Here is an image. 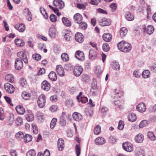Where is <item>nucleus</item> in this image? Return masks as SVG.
I'll use <instances>...</instances> for the list:
<instances>
[{"mask_svg": "<svg viewBox=\"0 0 156 156\" xmlns=\"http://www.w3.org/2000/svg\"><path fill=\"white\" fill-rule=\"evenodd\" d=\"M136 109L140 112H145L146 110L145 104L144 103H140L137 106Z\"/></svg>", "mask_w": 156, "mask_h": 156, "instance_id": "6ab92c4d", "label": "nucleus"}, {"mask_svg": "<svg viewBox=\"0 0 156 156\" xmlns=\"http://www.w3.org/2000/svg\"><path fill=\"white\" fill-rule=\"evenodd\" d=\"M46 99V97L43 94L40 95L38 98L37 100L38 106L41 108H43L45 105Z\"/></svg>", "mask_w": 156, "mask_h": 156, "instance_id": "20e7f679", "label": "nucleus"}, {"mask_svg": "<svg viewBox=\"0 0 156 156\" xmlns=\"http://www.w3.org/2000/svg\"><path fill=\"white\" fill-rule=\"evenodd\" d=\"M144 136L141 134L139 133L136 135L135 137V141L138 143H142L144 140Z\"/></svg>", "mask_w": 156, "mask_h": 156, "instance_id": "a878e982", "label": "nucleus"}, {"mask_svg": "<svg viewBox=\"0 0 156 156\" xmlns=\"http://www.w3.org/2000/svg\"><path fill=\"white\" fill-rule=\"evenodd\" d=\"M112 68L114 70H119L120 69V65L118 62L114 61L112 64Z\"/></svg>", "mask_w": 156, "mask_h": 156, "instance_id": "2f4dec72", "label": "nucleus"}, {"mask_svg": "<svg viewBox=\"0 0 156 156\" xmlns=\"http://www.w3.org/2000/svg\"><path fill=\"white\" fill-rule=\"evenodd\" d=\"M64 39L66 41H69L72 35V32L69 30H64L62 32Z\"/></svg>", "mask_w": 156, "mask_h": 156, "instance_id": "39448f33", "label": "nucleus"}, {"mask_svg": "<svg viewBox=\"0 0 156 156\" xmlns=\"http://www.w3.org/2000/svg\"><path fill=\"white\" fill-rule=\"evenodd\" d=\"M76 98L79 101V102H81L82 103H85L88 101V99L86 97H80V98L79 96H77L76 97Z\"/></svg>", "mask_w": 156, "mask_h": 156, "instance_id": "e433bc0d", "label": "nucleus"}, {"mask_svg": "<svg viewBox=\"0 0 156 156\" xmlns=\"http://www.w3.org/2000/svg\"><path fill=\"white\" fill-rule=\"evenodd\" d=\"M25 141L26 143H28L31 141L32 139V136L30 134H26L24 135Z\"/></svg>", "mask_w": 156, "mask_h": 156, "instance_id": "ea45409f", "label": "nucleus"}, {"mask_svg": "<svg viewBox=\"0 0 156 156\" xmlns=\"http://www.w3.org/2000/svg\"><path fill=\"white\" fill-rule=\"evenodd\" d=\"M98 21L100 25L102 26H108L111 23L109 20L105 18L99 19Z\"/></svg>", "mask_w": 156, "mask_h": 156, "instance_id": "ddd939ff", "label": "nucleus"}, {"mask_svg": "<svg viewBox=\"0 0 156 156\" xmlns=\"http://www.w3.org/2000/svg\"><path fill=\"white\" fill-rule=\"evenodd\" d=\"M50 83L47 81H44L41 84V88L45 91H48L50 88Z\"/></svg>", "mask_w": 156, "mask_h": 156, "instance_id": "f3484780", "label": "nucleus"}, {"mask_svg": "<svg viewBox=\"0 0 156 156\" xmlns=\"http://www.w3.org/2000/svg\"><path fill=\"white\" fill-rule=\"evenodd\" d=\"M15 27L20 32H23L25 29V27L24 24H16Z\"/></svg>", "mask_w": 156, "mask_h": 156, "instance_id": "5701e85b", "label": "nucleus"}, {"mask_svg": "<svg viewBox=\"0 0 156 156\" xmlns=\"http://www.w3.org/2000/svg\"><path fill=\"white\" fill-rule=\"evenodd\" d=\"M27 82L26 80L24 78H22L20 80V83L22 86L23 87H25L26 85Z\"/></svg>", "mask_w": 156, "mask_h": 156, "instance_id": "774afa93", "label": "nucleus"}, {"mask_svg": "<svg viewBox=\"0 0 156 156\" xmlns=\"http://www.w3.org/2000/svg\"><path fill=\"white\" fill-rule=\"evenodd\" d=\"M124 122L120 120L119 122L118 128L119 130H122L124 127Z\"/></svg>", "mask_w": 156, "mask_h": 156, "instance_id": "603ef678", "label": "nucleus"}, {"mask_svg": "<svg viewBox=\"0 0 156 156\" xmlns=\"http://www.w3.org/2000/svg\"><path fill=\"white\" fill-rule=\"evenodd\" d=\"M95 73L98 75H100L101 73V70L99 66H97L95 67L94 69Z\"/></svg>", "mask_w": 156, "mask_h": 156, "instance_id": "37998d69", "label": "nucleus"}, {"mask_svg": "<svg viewBox=\"0 0 156 156\" xmlns=\"http://www.w3.org/2000/svg\"><path fill=\"white\" fill-rule=\"evenodd\" d=\"M53 4L54 6L61 9L63 8L65 6L64 2L62 0H54Z\"/></svg>", "mask_w": 156, "mask_h": 156, "instance_id": "9d476101", "label": "nucleus"}, {"mask_svg": "<svg viewBox=\"0 0 156 156\" xmlns=\"http://www.w3.org/2000/svg\"><path fill=\"white\" fill-rule=\"evenodd\" d=\"M24 12L26 14V17L29 21H31L32 20V16L31 12L28 8H26L24 9Z\"/></svg>", "mask_w": 156, "mask_h": 156, "instance_id": "dca6fc26", "label": "nucleus"}, {"mask_svg": "<svg viewBox=\"0 0 156 156\" xmlns=\"http://www.w3.org/2000/svg\"><path fill=\"white\" fill-rule=\"evenodd\" d=\"M58 147L60 151H62L64 148V141L62 138L58 139Z\"/></svg>", "mask_w": 156, "mask_h": 156, "instance_id": "4be33fe9", "label": "nucleus"}, {"mask_svg": "<svg viewBox=\"0 0 156 156\" xmlns=\"http://www.w3.org/2000/svg\"><path fill=\"white\" fill-rule=\"evenodd\" d=\"M35 151L34 149H31L29 151L26 153V156H36Z\"/></svg>", "mask_w": 156, "mask_h": 156, "instance_id": "49530a36", "label": "nucleus"}, {"mask_svg": "<svg viewBox=\"0 0 156 156\" xmlns=\"http://www.w3.org/2000/svg\"><path fill=\"white\" fill-rule=\"evenodd\" d=\"M26 118L28 121L31 122L34 119V116L32 114H29L26 115Z\"/></svg>", "mask_w": 156, "mask_h": 156, "instance_id": "864d4df0", "label": "nucleus"}, {"mask_svg": "<svg viewBox=\"0 0 156 156\" xmlns=\"http://www.w3.org/2000/svg\"><path fill=\"white\" fill-rule=\"evenodd\" d=\"M110 7L112 12H114L117 8V5L114 3H112L110 5Z\"/></svg>", "mask_w": 156, "mask_h": 156, "instance_id": "69168bd1", "label": "nucleus"}, {"mask_svg": "<svg viewBox=\"0 0 156 156\" xmlns=\"http://www.w3.org/2000/svg\"><path fill=\"white\" fill-rule=\"evenodd\" d=\"M79 24V28L82 30H85L87 27V24L85 22H81Z\"/></svg>", "mask_w": 156, "mask_h": 156, "instance_id": "a19ab883", "label": "nucleus"}, {"mask_svg": "<svg viewBox=\"0 0 156 156\" xmlns=\"http://www.w3.org/2000/svg\"><path fill=\"white\" fill-rule=\"evenodd\" d=\"M127 33V30L126 27H122L120 30V36L122 37H124Z\"/></svg>", "mask_w": 156, "mask_h": 156, "instance_id": "c756f323", "label": "nucleus"}, {"mask_svg": "<svg viewBox=\"0 0 156 156\" xmlns=\"http://www.w3.org/2000/svg\"><path fill=\"white\" fill-rule=\"evenodd\" d=\"M32 57L34 59L37 61L40 60L41 58V56L38 54H33Z\"/></svg>", "mask_w": 156, "mask_h": 156, "instance_id": "680f3d73", "label": "nucleus"}, {"mask_svg": "<svg viewBox=\"0 0 156 156\" xmlns=\"http://www.w3.org/2000/svg\"><path fill=\"white\" fill-rule=\"evenodd\" d=\"M75 151L77 156H79L81 152V148L80 144H77L76 145Z\"/></svg>", "mask_w": 156, "mask_h": 156, "instance_id": "09e8293b", "label": "nucleus"}, {"mask_svg": "<svg viewBox=\"0 0 156 156\" xmlns=\"http://www.w3.org/2000/svg\"><path fill=\"white\" fill-rule=\"evenodd\" d=\"M22 96L24 99L29 100L30 97V94L27 92L24 91L22 94Z\"/></svg>", "mask_w": 156, "mask_h": 156, "instance_id": "4c0bfd02", "label": "nucleus"}, {"mask_svg": "<svg viewBox=\"0 0 156 156\" xmlns=\"http://www.w3.org/2000/svg\"><path fill=\"white\" fill-rule=\"evenodd\" d=\"M61 58L64 61L67 62L69 60L68 55L66 53H63L62 54Z\"/></svg>", "mask_w": 156, "mask_h": 156, "instance_id": "3c124183", "label": "nucleus"}, {"mask_svg": "<svg viewBox=\"0 0 156 156\" xmlns=\"http://www.w3.org/2000/svg\"><path fill=\"white\" fill-rule=\"evenodd\" d=\"M16 137L17 138H22L24 137V135L23 133L20 131L17 133L16 134Z\"/></svg>", "mask_w": 156, "mask_h": 156, "instance_id": "6e6d98bb", "label": "nucleus"}, {"mask_svg": "<svg viewBox=\"0 0 156 156\" xmlns=\"http://www.w3.org/2000/svg\"><path fill=\"white\" fill-rule=\"evenodd\" d=\"M62 20L65 26L69 27L71 25V22L68 18L63 17L62 19Z\"/></svg>", "mask_w": 156, "mask_h": 156, "instance_id": "393cba45", "label": "nucleus"}, {"mask_svg": "<svg viewBox=\"0 0 156 156\" xmlns=\"http://www.w3.org/2000/svg\"><path fill=\"white\" fill-rule=\"evenodd\" d=\"M103 38L105 41L109 42L112 40V36L109 33L104 34L103 36Z\"/></svg>", "mask_w": 156, "mask_h": 156, "instance_id": "b1692460", "label": "nucleus"}, {"mask_svg": "<svg viewBox=\"0 0 156 156\" xmlns=\"http://www.w3.org/2000/svg\"><path fill=\"white\" fill-rule=\"evenodd\" d=\"M136 154L138 155H143L144 154V150L140 147H137L136 148Z\"/></svg>", "mask_w": 156, "mask_h": 156, "instance_id": "473e14b6", "label": "nucleus"}, {"mask_svg": "<svg viewBox=\"0 0 156 156\" xmlns=\"http://www.w3.org/2000/svg\"><path fill=\"white\" fill-rule=\"evenodd\" d=\"M66 105L68 107H70L73 105V101L69 99L67 100L65 102Z\"/></svg>", "mask_w": 156, "mask_h": 156, "instance_id": "13d9d810", "label": "nucleus"}, {"mask_svg": "<svg viewBox=\"0 0 156 156\" xmlns=\"http://www.w3.org/2000/svg\"><path fill=\"white\" fill-rule=\"evenodd\" d=\"M57 121V119L56 118H54L52 119L50 124V128L51 129H52L54 128Z\"/></svg>", "mask_w": 156, "mask_h": 156, "instance_id": "8fccbe9b", "label": "nucleus"}, {"mask_svg": "<svg viewBox=\"0 0 156 156\" xmlns=\"http://www.w3.org/2000/svg\"><path fill=\"white\" fill-rule=\"evenodd\" d=\"M142 28L143 29V31L144 32L146 31V33L148 34H152L154 30L153 26L151 25H148L146 29L145 25H144L142 26Z\"/></svg>", "mask_w": 156, "mask_h": 156, "instance_id": "9b49d317", "label": "nucleus"}, {"mask_svg": "<svg viewBox=\"0 0 156 156\" xmlns=\"http://www.w3.org/2000/svg\"><path fill=\"white\" fill-rule=\"evenodd\" d=\"M22 122L23 121L22 119L20 117H18L16 119V123L17 125L19 126L21 125Z\"/></svg>", "mask_w": 156, "mask_h": 156, "instance_id": "338daca9", "label": "nucleus"}, {"mask_svg": "<svg viewBox=\"0 0 156 156\" xmlns=\"http://www.w3.org/2000/svg\"><path fill=\"white\" fill-rule=\"evenodd\" d=\"M119 49L121 51L127 52L131 51L132 46L131 44L124 41L119 42L117 45Z\"/></svg>", "mask_w": 156, "mask_h": 156, "instance_id": "7ed1b4c3", "label": "nucleus"}, {"mask_svg": "<svg viewBox=\"0 0 156 156\" xmlns=\"http://www.w3.org/2000/svg\"><path fill=\"white\" fill-rule=\"evenodd\" d=\"M123 149L127 152H131L133 151V146L129 142H125L122 144Z\"/></svg>", "mask_w": 156, "mask_h": 156, "instance_id": "423d86ee", "label": "nucleus"}, {"mask_svg": "<svg viewBox=\"0 0 156 156\" xmlns=\"http://www.w3.org/2000/svg\"><path fill=\"white\" fill-rule=\"evenodd\" d=\"M133 75L135 77L139 78L141 77V74L138 71L135 70L133 72Z\"/></svg>", "mask_w": 156, "mask_h": 156, "instance_id": "5fc2aeb1", "label": "nucleus"}, {"mask_svg": "<svg viewBox=\"0 0 156 156\" xmlns=\"http://www.w3.org/2000/svg\"><path fill=\"white\" fill-rule=\"evenodd\" d=\"M56 71L58 74L61 76H64L65 72L64 70L61 65H57L56 68Z\"/></svg>", "mask_w": 156, "mask_h": 156, "instance_id": "2eb2a0df", "label": "nucleus"}, {"mask_svg": "<svg viewBox=\"0 0 156 156\" xmlns=\"http://www.w3.org/2000/svg\"><path fill=\"white\" fill-rule=\"evenodd\" d=\"M149 124V122L146 120L142 121L139 124V126L140 128L147 126Z\"/></svg>", "mask_w": 156, "mask_h": 156, "instance_id": "a18cd8bd", "label": "nucleus"}, {"mask_svg": "<svg viewBox=\"0 0 156 156\" xmlns=\"http://www.w3.org/2000/svg\"><path fill=\"white\" fill-rule=\"evenodd\" d=\"M16 44L18 46H22L23 45V41L21 39H16L15 40Z\"/></svg>", "mask_w": 156, "mask_h": 156, "instance_id": "79ce46f5", "label": "nucleus"}, {"mask_svg": "<svg viewBox=\"0 0 156 156\" xmlns=\"http://www.w3.org/2000/svg\"><path fill=\"white\" fill-rule=\"evenodd\" d=\"M142 77L145 79L148 78L150 77L151 73L148 70H144L142 74Z\"/></svg>", "mask_w": 156, "mask_h": 156, "instance_id": "7c9ffc66", "label": "nucleus"}, {"mask_svg": "<svg viewBox=\"0 0 156 156\" xmlns=\"http://www.w3.org/2000/svg\"><path fill=\"white\" fill-rule=\"evenodd\" d=\"M73 117L74 120L76 121H79L81 120L82 118V115L80 113L76 112L73 114Z\"/></svg>", "mask_w": 156, "mask_h": 156, "instance_id": "bb28decb", "label": "nucleus"}, {"mask_svg": "<svg viewBox=\"0 0 156 156\" xmlns=\"http://www.w3.org/2000/svg\"><path fill=\"white\" fill-rule=\"evenodd\" d=\"M83 71V67L80 66H76L73 70V73L76 76H79Z\"/></svg>", "mask_w": 156, "mask_h": 156, "instance_id": "0eeeda50", "label": "nucleus"}, {"mask_svg": "<svg viewBox=\"0 0 156 156\" xmlns=\"http://www.w3.org/2000/svg\"><path fill=\"white\" fill-rule=\"evenodd\" d=\"M147 136L150 139L152 140H155L156 139V137L155 136L152 132H149L147 133Z\"/></svg>", "mask_w": 156, "mask_h": 156, "instance_id": "c03bdc74", "label": "nucleus"}, {"mask_svg": "<svg viewBox=\"0 0 156 156\" xmlns=\"http://www.w3.org/2000/svg\"><path fill=\"white\" fill-rule=\"evenodd\" d=\"M101 131V127L99 125H97L94 128V133L96 135L99 134Z\"/></svg>", "mask_w": 156, "mask_h": 156, "instance_id": "de8ad7c7", "label": "nucleus"}, {"mask_svg": "<svg viewBox=\"0 0 156 156\" xmlns=\"http://www.w3.org/2000/svg\"><path fill=\"white\" fill-rule=\"evenodd\" d=\"M40 10L41 13L44 16V18L45 19H47L48 18V16L45 9L41 7L40 8Z\"/></svg>", "mask_w": 156, "mask_h": 156, "instance_id": "58836bf2", "label": "nucleus"}, {"mask_svg": "<svg viewBox=\"0 0 156 156\" xmlns=\"http://www.w3.org/2000/svg\"><path fill=\"white\" fill-rule=\"evenodd\" d=\"M16 110L18 113L21 115H23L25 112L24 108L21 106H17L16 108Z\"/></svg>", "mask_w": 156, "mask_h": 156, "instance_id": "cd10ccee", "label": "nucleus"}, {"mask_svg": "<svg viewBox=\"0 0 156 156\" xmlns=\"http://www.w3.org/2000/svg\"><path fill=\"white\" fill-rule=\"evenodd\" d=\"M5 77L6 80L11 83H13L14 81L13 76L11 74H7L5 75Z\"/></svg>", "mask_w": 156, "mask_h": 156, "instance_id": "f704fd0d", "label": "nucleus"}, {"mask_svg": "<svg viewBox=\"0 0 156 156\" xmlns=\"http://www.w3.org/2000/svg\"><path fill=\"white\" fill-rule=\"evenodd\" d=\"M102 47L103 50L105 51H108L109 49V45L107 43L103 44Z\"/></svg>", "mask_w": 156, "mask_h": 156, "instance_id": "4d7b16f0", "label": "nucleus"}, {"mask_svg": "<svg viewBox=\"0 0 156 156\" xmlns=\"http://www.w3.org/2000/svg\"><path fill=\"white\" fill-rule=\"evenodd\" d=\"M101 0H90V3L93 5H97L100 2Z\"/></svg>", "mask_w": 156, "mask_h": 156, "instance_id": "052dcab7", "label": "nucleus"}, {"mask_svg": "<svg viewBox=\"0 0 156 156\" xmlns=\"http://www.w3.org/2000/svg\"><path fill=\"white\" fill-rule=\"evenodd\" d=\"M4 119V112L2 108H0V119L3 120Z\"/></svg>", "mask_w": 156, "mask_h": 156, "instance_id": "bf43d9fd", "label": "nucleus"}, {"mask_svg": "<svg viewBox=\"0 0 156 156\" xmlns=\"http://www.w3.org/2000/svg\"><path fill=\"white\" fill-rule=\"evenodd\" d=\"M86 114L87 115L91 116L93 114V111L91 108L86 110Z\"/></svg>", "mask_w": 156, "mask_h": 156, "instance_id": "0e129e2a", "label": "nucleus"}, {"mask_svg": "<svg viewBox=\"0 0 156 156\" xmlns=\"http://www.w3.org/2000/svg\"><path fill=\"white\" fill-rule=\"evenodd\" d=\"M75 56L79 60L83 61L84 60V54L82 51H77L76 52Z\"/></svg>", "mask_w": 156, "mask_h": 156, "instance_id": "f8f14e48", "label": "nucleus"}, {"mask_svg": "<svg viewBox=\"0 0 156 156\" xmlns=\"http://www.w3.org/2000/svg\"><path fill=\"white\" fill-rule=\"evenodd\" d=\"M57 30L55 27L52 25L49 28L48 34L50 37L53 38L55 37Z\"/></svg>", "mask_w": 156, "mask_h": 156, "instance_id": "1a4fd4ad", "label": "nucleus"}, {"mask_svg": "<svg viewBox=\"0 0 156 156\" xmlns=\"http://www.w3.org/2000/svg\"><path fill=\"white\" fill-rule=\"evenodd\" d=\"M128 119L129 121L132 122H133L136 120V116L134 113H132L129 115Z\"/></svg>", "mask_w": 156, "mask_h": 156, "instance_id": "c9c22d12", "label": "nucleus"}, {"mask_svg": "<svg viewBox=\"0 0 156 156\" xmlns=\"http://www.w3.org/2000/svg\"><path fill=\"white\" fill-rule=\"evenodd\" d=\"M105 142V140L102 137H99L95 140V143L97 145H101L104 144Z\"/></svg>", "mask_w": 156, "mask_h": 156, "instance_id": "412c9836", "label": "nucleus"}, {"mask_svg": "<svg viewBox=\"0 0 156 156\" xmlns=\"http://www.w3.org/2000/svg\"><path fill=\"white\" fill-rule=\"evenodd\" d=\"M74 20L75 22L77 23H79L82 22L83 17L82 15L79 13H76L74 16Z\"/></svg>", "mask_w": 156, "mask_h": 156, "instance_id": "aec40b11", "label": "nucleus"}, {"mask_svg": "<svg viewBox=\"0 0 156 156\" xmlns=\"http://www.w3.org/2000/svg\"><path fill=\"white\" fill-rule=\"evenodd\" d=\"M48 76L50 79L52 81H55L57 79L56 74L53 71H52L49 73Z\"/></svg>", "mask_w": 156, "mask_h": 156, "instance_id": "c85d7f7f", "label": "nucleus"}, {"mask_svg": "<svg viewBox=\"0 0 156 156\" xmlns=\"http://www.w3.org/2000/svg\"><path fill=\"white\" fill-rule=\"evenodd\" d=\"M125 17L126 19L128 21H132L134 19L133 16L129 12H126Z\"/></svg>", "mask_w": 156, "mask_h": 156, "instance_id": "72a5a7b5", "label": "nucleus"}, {"mask_svg": "<svg viewBox=\"0 0 156 156\" xmlns=\"http://www.w3.org/2000/svg\"><path fill=\"white\" fill-rule=\"evenodd\" d=\"M122 95V93L120 91L117 89H115L114 94H113L112 97V100L113 103L115 105L116 108H122V105L121 102L119 100H116V99H118Z\"/></svg>", "mask_w": 156, "mask_h": 156, "instance_id": "f03ea898", "label": "nucleus"}, {"mask_svg": "<svg viewBox=\"0 0 156 156\" xmlns=\"http://www.w3.org/2000/svg\"><path fill=\"white\" fill-rule=\"evenodd\" d=\"M17 56L19 58L16 59L15 66L16 69L19 70L21 69L23 67V61L26 64L28 63V61L26 55L23 52H18Z\"/></svg>", "mask_w": 156, "mask_h": 156, "instance_id": "f257e3e1", "label": "nucleus"}, {"mask_svg": "<svg viewBox=\"0 0 156 156\" xmlns=\"http://www.w3.org/2000/svg\"><path fill=\"white\" fill-rule=\"evenodd\" d=\"M75 38L76 41L79 43H82L84 40L83 36L80 33H77L76 34Z\"/></svg>", "mask_w": 156, "mask_h": 156, "instance_id": "a211bd4d", "label": "nucleus"}, {"mask_svg": "<svg viewBox=\"0 0 156 156\" xmlns=\"http://www.w3.org/2000/svg\"><path fill=\"white\" fill-rule=\"evenodd\" d=\"M89 57L90 60L95 59L97 57V52L96 50L91 49L89 51Z\"/></svg>", "mask_w": 156, "mask_h": 156, "instance_id": "4468645a", "label": "nucleus"}, {"mask_svg": "<svg viewBox=\"0 0 156 156\" xmlns=\"http://www.w3.org/2000/svg\"><path fill=\"white\" fill-rule=\"evenodd\" d=\"M50 19L53 22H55L56 20V16L54 14H51L50 16Z\"/></svg>", "mask_w": 156, "mask_h": 156, "instance_id": "e2e57ef3", "label": "nucleus"}, {"mask_svg": "<svg viewBox=\"0 0 156 156\" xmlns=\"http://www.w3.org/2000/svg\"><path fill=\"white\" fill-rule=\"evenodd\" d=\"M4 87L6 91L9 93H13L15 90V87L9 83H6L4 84Z\"/></svg>", "mask_w": 156, "mask_h": 156, "instance_id": "6e6552de", "label": "nucleus"}]
</instances>
